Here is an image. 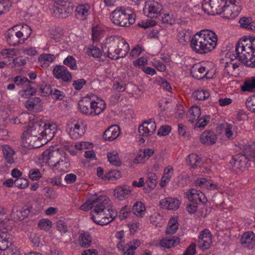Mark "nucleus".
I'll return each mask as SVG.
<instances>
[{"instance_id": "1", "label": "nucleus", "mask_w": 255, "mask_h": 255, "mask_svg": "<svg viewBox=\"0 0 255 255\" xmlns=\"http://www.w3.org/2000/svg\"><path fill=\"white\" fill-rule=\"evenodd\" d=\"M56 131L54 123L42 121L30 123L23 133L22 142L27 148H39L51 140Z\"/></svg>"}, {"instance_id": "2", "label": "nucleus", "mask_w": 255, "mask_h": 255, "mask_svg": "<svg viewBox=\"0 0 255 255\" xmlns=\"http://www.w3.org/2000/svg\"><path fill=\"white\" fill-rule=\"evenodd\" d=\"M178 40L182 44L190 41V47L195 53L205 54L213 51L217 47L218 37L212 30L204 29L197 32L191 38L190 33L185 30L179 31Z\"/></svg>"}, {"instance_id": "3", "label": "nucleus", "mask_w": 255, "mask_h": 255, "mask_svg": "<svg viewBox=\"0 0 255 255\" xmlns=\"http://www.w3.org/2000/svg\"><path fill=\"white\" fill-rule=\"evenodd\" d=\"M202 9L210 15L221 14L223 18L234 19L241 11L240 0H204Z\"/></svg>"}, {"instance_id": "4", "label": "nucleus", "mask_w": 255, "mask_h": 255, "mask_svg": "<svg viewBox=\"0 0 255 255\" xmlns=\"http://www.w3.org/2000/svg\"><path fill=\"white\" fill-rule=\"evenodd\" d=\"M118 213L112 208L111 200L105 196L92 199V220L100 226L106 225L117 216Z\"/></svg>"}, {"instance_id": "5", "label": "nucleus", "mask_w": 255, "mask_h": 255, "mask_svg": "<svg viewBox=\"0 0 255 255\" xmlns=\"http://www.w3.org/2000/svg\"><path fill=\"white\" fill-rule=\"evenodd\" d=\"M101 48L107 56L112 59L125 57L129 50V46L123 37L113 35L105 37L101 44Z\"/></svg>"}, {"instance_id": "6", "label": "nucleus", "mask_w": 255, "mask_h": 255, "mask_svg": "<svg viewBox=\"0 0 255 255\" xmlns=\"http://www.w3.org/2000/svg\"><path fill=\"white\" fill-rule=\"evenodd\" d=\"M236 58L246 65L255 67V38L241 39L236 47Z\"/></svg>"}, {"instance_id": "7", "label": "nucleus", "mask_w": 255, "mask_h": 255, "mask_svg": "<svg viewBox=\"0 0 255 255\" xmlns=\"http://www.w3.org/2000/svg\"><path fill=\"white\" fill-rule=\"evenodd\" d=\"M31 33V29L27 24L15 25L7 31L6 40L10 45L15 46L23 43Z\"/></svg>"}, {"instance_id": "8", "label": "nucleus", "mask_w": 255, "mask_h": 255, "mask_svg": "<svg viewBox=\"0 0 255 255\" xmlns=\"http://www.w3.org/2000/svg\"><path fill=\"white\" fill-rule=\"evenodd\" d=\"M243 150L244 154H238L233 158L234 166L241 170L250 166L248 164V161L255 162V143L244 145Z\"/></svg>"}, {"instance_id": "9", "label": "nucleus", "mask_w": 255, "mask_h": 255, "mask_svg": "<svg viewBox=\"0 0 255 255\" xmlns=\"http://www.w3.org/2000/svg\"><path fill=\"white\" fill-rule=\"evenodd\" d=\"M129 12L122 7H117L110 15L111 21L117 26H129L135 21L134 14Z\"/></svg>"}, {"instance_id": "10", "label": "nucleus", "mask_w": 255, "mask_h": 255, "mask_svg": "<svg viewBox=\"0 0 255 255\" xmlns=\"http://www.w3.org/2000/svg\"><path fill=\"white\" fill-rule=\"evenodd\" d=\"M65 153L59 149L54 150L47 149L42 153L39 160L41 164L47 165L52 168L59 167L61 157Z\"/></svg>"}, {"instance_id": "11", "label": "nucleus", "mask_w": 255, "mask_h": 255, "mask_svg": "<svg viewBox=\"0 0 255 255\" xmlns=\"http://www.w3.org/2000/svg\"><path fill=\"white\" fill-rule=\"evenodd\" d=\"M86 125L83 121H73L67 123L66 131L74 139L82 137L86 132Z\"/></svg>"}, {"instance_id": "12", "label": "nucleus", "mask_w": 255, "mask_h": 255, "mask_svg": "<svg viewBox=\"0 0 255 255\" xmlns=\"http://www.w3.org/2000/svg\"><path fill=\"white\" fill-rule=\"evenodd\" d=\"M210 62L198 63L192 66L191 69V73L192 76L197 79H201L204 77L208 79L211 78L209 75V65Z\"/></svg>"}, {"instance_id": "13", "label": "nucleus", "mask_w": 255, "mask_h": 255, "mask_svg": "<svg viewBox=\"0 0 255 255\" xmlns=\"http://www.w3.org/2000/svg\"><path fill=\"white\" fill-rule=\"evenodd\" d=\"M55 5L51 9V13L55 17L65 18L68 16L71 8L68 0H55Z\"/></svg>"}, {"instance_id": "14", "label": "nucleus", "mask_w": 255, "mask_h": 255, "mask_svg": "<svg viewBox=\"0 0 255 255\" xmlns=\"http://www.w3.org/2000/svg\"><path fill=\"white\" fill-rule=\"evenodd\" d=\"M162 10V6L158 1L148 0L145 1L143 8V12L148 16L156 17Z\"/></svg>"}, {"instance_id": "15", "label": "nucleus", "mask_w": 255, "mask_h": 255, "mask_svg": "<svg viewBox=\"0 0 255 255\" xmlns=\"http://www.w3.org/2000/svg\"><path fill=\"white\" fill-rule=\"evenodd\" d=\"M38 213V211H35L32 207H28L18 210L16 208H13L11 214L13 220H22L28 216H33Z\"/></svg>"}, {"instance_id": "16", "label": "nucleus", "mask_w": 255, "mask_h": 255, "mask_svg": "<svg viewBox=\"0 0 255 255\" xmlns=\"http://www.w3.org/2000/svg\"><path fill=\"white\" fill-rule=\"evenodd\" d=\"M156 128L155 123L152 119H149L144 122L138 127L140 135L147 137L155 133Z\"/></svg>"}, {"instance_id": "17", "label": "nucleus", "mask_w": 255, "mask_h": 255, "mask_svg": "<svg viewBox=\"0 0 255 255\" xmlns=\"http://www.w3.org/2000/svg\"><path fill=\"white\" fill-rule=\"evenodd\" d=\"M92 95L83 98L78 103L80 112L87 116L93 117Z\"/></svg>"}, {"instance_id": "18", "label": "nucleus", "mask_w": 255, "mask_h": 255, "mask_svg": "<svg viewBox=\"0 0 255 255\" xmlns=\"http://www.w3.org/2000/svg\"><path fill=\"white\" fill-rule=\"evenodd\" d=\"M212 243V237L209 230L202 231L199 236L198 246L203 250L208 249Z\"/></svg>"}, {"instance_id": "19", "label": "nucleus", "mask_w": 255, "mask_h": 255, "mask_svg": "<svg viewBox=\"0 0 255 255\" xmlns=\"http://www.w3.org/2000/svg\"><path fill=\"white\" fill-rule=\"evenodd\" d=\"M91 12V6L89 4H81L76 7L75 16L77 20L84 21L88 19Z\"/></svg>"}, {"instance_id": "20", "label": "nucleus", "mask_w": 255, "mask_h": 255, "mask_svg": "<svg viewBox=\"0 0 255 255\" xmlns=\"http://www.w3.org/2000/svg\"><path fill=\"white\" fill-rule=\"evenodd\" d=\"M92 103L93 117L99 116L106 108L105 102L100 97L92 95Z\"/></svg>"}, {"instance_id": "21", "label": "nucleus", "mask_w": 255, "mask_h": 255, "mask_svg": "<svg viewBox=\"0 0 255 255\" xmlns=\"http://www.w3.org/2000/svg\"><path fill=\"white\" fill-rule=\"evenodd\" d=\"M188 199L195 204L204 203L207 201L205 195L201 191L191 189L186 192Z\"/></svg>"}, {"instance_id": "22", "label": "nucleus", "mask_w": 255, "mask_h": 255, "mask_svg": "<svg viewBox=\"0 0 255 255\" xmlns=\"http://www.w3.org/2000/svg\"><path fill=\"white\" fill-rule=\"evenodd\" d=\"M200 142L205 145H212L215 144L218 139L217 134L213 131L206 130L200 135Z\"/></svg>"}, {"instance_id": "23", "label": "nucleus", "mask_w": 255, "mask_h": 255, "mask_svg": "<svg viewBox=\"0 0 255 255\" xmlns=\"http://www.w3.org/2000/svg\"><path fill=\"white\" fill-rule=\"evenodd\" d=\"M54 77L58 79H61L64 82H68L72 79L71 73L64 66H58L55 67L53 69Z\"/></svg>"}, {"instance_id": "24", "label": "nucleus", "mask_w": 255, "mask_h": 255, "mask_svg": "<svg viewBox=\"0 0 255 255\" xmlns=\"http://www.w3.org/2000/svg\"><path fill=\"white\" fill-rule=\"evenodd\" d=\"M4 159L9 164L15 162L14 156L16 152L14 149L8 144H3L0 146Z\"/></svg>"}, {"instance_id": "25", "label": "nucleus", "mask_w": 255, "mask_h": 255, "mask_svg": "<svg viewBox=\"0 0 255 255\" xmlns=\"http://www.w3.org/2000/svg\"><path fill=\"white\" fill-rule=\"evenodd\" d=\"M179 201L171 197H167L162 199L159 203L160 207L167 210H176L180 205Z\"/></svg>"}, {"instance_id": "26", "label": "nucleus", "mask_w": 255, "mask_h": 255, "mask_svg": "<svg viewBox=\"0 0 255 255\" xmlns=\"http://www.w3.org/2000/svg\"><path fill=\"white\" fill-rule=\"evenodd\" d=\"M223 132L225 136L231 140L238 135V128L234 124L225 123L223 125Z\"/></svg>"}, {"instance_id": "27", "label": "nucleus", "mask_w": 255, "mask_h": 255, "mask_svg": "<svg viewBox=\"0 0 255 255\" xmlns=\"http://www.w3.org/2000/svg\"><path fill=\"white\" fill-rule=\"evenodd\" d=\"M241 243L244 247L252 249L255 245V235L253 232H246L242 235Z\"/></svg>"}, {"instance_id": "28", "label": "nucleus", "mask_w": 255, "mask_h": 255, "mask_svg": "<svg viewBox=\"0 0 255 255\" xmlns=\"http://www.w3.org/2000/svg\"><path fill=\"white\" fill-rule=\"evenodd\" d=\"M120 128L117 125L109 127L104 133V138L106 140L112 141L116 139L120 135Z\"/></svg>"}, {"instance_id": "29", "label": "nucleus", "mask_w": 255, "mask_h": 255, "mask_svg": "<svg viewBox=\"0 0 255 255\" xmlns=\"http://www.w3.org/2000/svg\"><path fill=\"white\" fill-rule=\"evenodd\" d=\"M105 33V27L101 24L93 25L91 28V37L93 42L99 41Z\"/></svg>"}, {"instance_id": "30", "label": "nucleus", "mask_w": 255, "mask_h": 255, "mask_svg": "<svg viewBox=\"0 0 255 255\" xmlns=\"http://www.w3.org/2000/svg\"><path fill=\"white\" fill-rule=\"evenodd\" d=\"M55 59V56L52 54L42 53L39 55L38 62L40 66L43 68H47Z\"/></svg>"}, {"instance_id": "31", "label": "nucleus", "mask_w": 255, "mask_h": 255, "mask_svg": "<svg viewBox=\"0 0 255 255\" xmlns=\"http://www.w3.org/2000/svg\"><path fill=\"white\" fill-rule=\"evenodd\" d=\"M239 23L242 28L255 32V21L251 16L242 17L239 20Z\"/></svg>"}, {"instance_id": "32", "label": "nucleus", "mask_w": 255, "mask_h": 255, "mask_svg": "<svg viewBox=\"0 0 255 255\" xmlns=\"http://www.w3.org/2000/svg\"><path fill=\"white\" fill-rule=\"evenodd\" d=\"M180 239L178 237H167L160 240L159 246L163 248L170 249L177 245L180 243Z\"/></svg>"}, {"instance_id": "33", "label": "nucleus", "mask_w": 255, "mask_h": 255, "mask_svg": "<svg viewBox=\"0 0 255 255\" xmlns=\"http://www.w3.org/2000/svg\"><path fill=\"white\" fill-rule=\"evenodd\" d=\"M131 192L129 188L119 186L114 190V195L119 200H123L127 198Z\"/></svg>"}, {"instance_id": "34", "label": "nucleus", "mask_w": 255, "mask_h": 255, "mask_svg": "<svg viewBox=\"0 0 255 255\" xmlns=\"http://www.w3.org/2000/svg\"><path fill=\"white\" fill-rule=\"evenodd\" d=\"M201 115L200 108L196 106H192L187 114L188 120L190 123H194L197 121Z\"/></svg>"}, {"instance_id": "35", "label": "nucleus", "mask_w": 255, "mask_h": 255, "mask_svg": "<svg viewBox=\"0 0 255 255\" xmlns=\"http://www.w3.org/2000/svg\"><path fill=\"white\" fill-rule=\"evenodd\" d=\"M173 174V168L171 166L166 167L163 171V175L160 181V186L164 187L167 185L171 180Z\"/></svg>"}, {"instance_id": "36", "label": "nucleus", "mask_w": 255, "mask_h": 255, "mask_svg": "<svg viewBox=\"0 0 255 255\" xmlns=\"http://www.w3.org/2000/svg\"><path fill=\"white\" fill-rule=\"evenodd\" d=\"M11 245V242L9 239V235L7 233H0V251H6Z\"/></svg>"}, {"instance_id": "37", "label": "nucleus", "mask_w": 255, "mask_h": 255, "mask_svg": "<svg viewBox=\"0 0 255 255\" xmlns=\"http://www.w3.org/2000/svg\"><path fill=\"white\" fill-rule=\"evenodd\" d=\"M79 245L82 248H88L92 243V237L88 233H81L79 237Z\"/></svg>"}, {"instance_id": "38", "label": "nucleus", "mask_w": 255, "mask_h": 255, "mask_svg": "<svg viewBox=\"0 0 255 255\" xmlns=\"http://www.w3.org/2000/svg\"><path fill=\"white\" fill-rule=\"evenodd\" d=\"M186 163L192 168H196L201 163L200 157L196 154L191 153L186 158Z\"/></svg>"}, {"instance_id": "39", "label": "nucleus", "mask_w": 255, "mask_h": 255, "mask_svg": "<svg viewBox=\"0 0 255 255\" xmlns=\"http://www.w3.org/2000/svg\"><path fill=\"white\" fill-rule=\"evenodd\" d=\"M243 91L255 92V77H252L246 80L241 87Z\"/></svg>"}, {"instance_id": "40", "label": "nucleus", "mask_w": 255, "mask_h": 255, "mask_svg": "<svg viewBox=\"0 0 255 255\" xmlns=\"http://www.w3.org/2000/svg\"><path fill=\"white\" fill-rule=\"evenodd\" d=\"M132 211L136 216L142 217L145 213V207L142 202L137 201L133 205Z\"/></svg>"}, {"instance_id": "41", "label": "nucleus", "mask_w": 255, "mask_h": 255, "mask_svg": "<svg viewBox=\"0 0 255 255\" xmlns=\"http://www.w3.org/2000/svg\"><path fill=\"white\" fill-rule=\"evenodd\" d=\"M239 63H233V61L226 62L224 68V73L228 76H233L237 74L236 70L239 67Z\"/></svg>"}, {"instance_id": "42", "label": "nucleus", "mask_w": 255, "mask_h": 255, "mask_svg": "<svg viewBox=\"0 0 255 255\" xmlns=\"http://www.w3.org/2000/svg\"><path fill=\"white\" fill-rule=\"evenodd\" d=\"M178 228L177 220L175 218H172L168 222V225L166 230V234L172 235L175 234Z\"/></svg>"}, {"instance_id": "43", "label": "nucleus", "mask_w": 255, "mask_h": 255, "mask_svg": "<svg viewBox=\"0 0 255 255\" xmlns=\"http://www.w3.org/2000/svg\"><path fill=\"white\" fill-rule=\"evenodd\" d=\"M107 157L108 160L112 164L115 166H120L121 165V160L117 151H113L110 152L108 153Z\"/></svg>"}, {"instance_id": "44", "label": "nucleus", "mask_w": 255, "mask_h": 255, "mask_svg": "<svg viewBox=\"0 0 255 255\" xmlns=\"http://www.w3.org/2000/svg\"><path fill=\"white\" fill-rule=\"evenodd\" d=\"M157 177L156 175L152 172H148L147 174V179L145 183L151 189H153L156 185Z\"/></svg>"}, {"instance_id": "45", "label": "nucleus", "mask_w": 255, "mask_h": 255, "mask_svg": "<svg viewBox=\"0 0 255 255\" xmlns=\"http://www.w3.org/2000/svg\"><path fill=\"white\" fill-rule=\"evenodd\" d=\"M41 100L39 98L35 97L27 101L25 104V107L28 110H33L35 107H40Z\"/></svg>"}, {"instance_id": "46", "label": "nucleus", "mask_w": 255, "mask_h": 255, "mask_svg": "<svg viewBox=\"0 0 255 255\" xmlns=\"http://www.w3.org/2000/svg\"><path fill=\"white\" fill-rule=\"evenodd\" d=\"M87 53L88 55H91L95 58H99L102 55L101 49L99 47L93 45L87 48Z\"/></svg>"}, {"instance_id": "47", "label": "nucleus", "mask_w": 255, "mask_h": 255, "mask_svg": "<svg viewBox=\"0 0 255 255\" xmlns=\"http://www.w3.org/2000/svg\"><path fill=\"white\" fill-rule=\"evenodd\" d=\"M52 224L51 221L48 219H42L40 220L38 226L41 229L45 231H49L52 228Z\"/></svg>"}, {"instance_id": "48", "label": "nucleus", "mask_w": 255, "mask_h": 255, "mask_svg": "<svg viewBox=\"0 0 255 255\" xmlns=\"http://www.w3.org/2000/svg\"><path fill=\"white\" fill-rule=\"evenodd\" d=\"M12 0H0V14L7 12L11 6Z\"/></svg>"}, {"instance_id": "49", "label": "nucleus", "mask_w": 255, "mask_h": 255, "mask_svg": "<svg viewBox=\"0 0 255 255\" xmlns=\"http://www.w3.org/2000/svg\"><path fill=\"white\" fill-rule=\"evenodd\" d=\"M36 89L30 86L19 92V95L23 98H28L36 93Z\"/></svg>"}, {"instance_id": "50", "label": "nucleus", "mask_w": 255, "mask_h": 255, "mask_svg": "<svg viewBox=\"0 0 255 255\" xmlns=\"http://www.w3.org/2000/svg\"><path fill=\"white\" fill-rule=\"evenodd\" d=\"M195 125V128H204L209 122V117L203 116L199 117Z\"/></svg>"}, {"instance_id": "51", "label": "nucleus", "mask_w": 255, "mask_h": 255, "mask_svg": "<svg viewBox=\"0 0 255 255\" xmlns=\"http://www.w3.org/2000/svg\"><path fill=\"white\" fill-rule=\"evenodd\" d=\"M13 224L12 220H4L0 222V231L1 233H6L7 231L10 230Z\"/></svg>"}, {"instance_id": "52", "label": "nucleus", "mask_w": 255, "mask_h": 255, "mask_svg": "<svg viewBox=\"0 0 255 255\" xmlns=\"http://www.w3.org/2000/svg\"><path fill=\"white\" fill-rule=\"evenodd\" d=\"M209 96V93L205 90H197L193 94V98L198 100H204Z\"/></svg>"}, {"instance_id": "53", "label": "nucleus", "mask_w": 255, "mask_h": 255, "mask_svg": "<svg viewBox=\"0 0 255 255\" xmlns=\"http://www.w3.org/2000/svg\"><path fill=\"white\" fill-rule=\"evenodd\" d=\"M58 169H60L62 171H66L68 170L70 168V163L69 159L66 157V154L65 153L61 157L60 160V165L59 167H57Z\"/></svg>"}, {"instance_id": "54", "label": "nucleus", "mask_w": 255, "mask_h": 255, "mask_svg": "<svg viewBox=\"0 0 255 255\" xmlns=\"http://www.w3.org/2000/svg\"><path fill=\"white\" fill-rule=\"evenodd\" d=\"M28 177L32 181L38 180L41 178L42 174L38 169L33 168L29 171Z\"/></svg>"}, {"instance_id": "55", "label": "nucleus", "mask_w": 255, "mask_h": 255, "mask_svg": "<svg viewBox=\"0 0 255 255\" xmlns=\"http://www.w3.org/2000/svg\"><path fill=\"white\" fill-rule=\"evenodd\" d=\"M64 65L68 66L72 70L77 69V65L75 59L72 56H68L63 61Z\"/></svg>"}, {"instance_id": "56", "label": "nucleus", "mask_w": 255, "mask_h": 255, "mask_svg": "<svg viewBox=\"0 0 255 255\" xmlns=\"http://www.w3.org/2000/svg\"><path fill=\"white\" fill-rule=\"evenodd\" d=\"M43 190L44 191V196L47 199H53L56 198L57 196L56 191L50 187H45Z\"/></svg>"}, {"instance_id": "57", "label": "nucleus", "mask_w": 255, "mask_h": 255, "mask_svg": "<svg viewBox=\"0 0 255 255\" xmlns=\"http://www.w3.org/2000/svg\"><path fill=\"white\" fill-rule=\"evenodd\" d=\"M75 147L79 150L91 149L93 147V144L91 142L88 141H81L77 142L75 144Z\"/></svg>"}, {"instance_id": "58", "label": "nucleus", "mask_w": 255, "mask_h": 255, "mask_svg": "<svg viewBox=\"0 0 255 255\" xmlns=\"http://www.w3.org/2000/svg\"><path fill=\"white\" fill-rule=\"evenodd\" d=\"M121 177V173L117 170L110 171L105 176L106 179L110 180H117L119 179Z\"/></svg>"}, {"instance_id": "59", "label": "nucleus", "mask_w": 255, "mask_h": 255, "mask_svg": "<svg viewBox=\"0 0 255 255\" xmlns=\"http://www.w3.org/2000/svg\"><path fill=\"white\" fill-rule=\"evenodd\" d=\"M246 104L249 111L255 113V94L247 99Z\"/></svg>"}, {"instance_id": "60", "label": "nucleus", "mask_w": 255, "mask_h": 255, "mask_svg": "<svg viewBox=\"0 0 255 255\" xmlns=\"http://www.w3.org/2000/svg\"><path fill=\"white\" fill-rule=\"evenodd\" d=\"M51 96L55 100H62L64 98L65 95L63 91L54 88L52 89Z\"/></svg>"}, {"instance_id": "61", "label": "nucleus", "mask_w": 255, "mask_h": 255, "mask_svg": "<svg viewBox=\"0 0 255 255\" xmlns=\"http://www.w3.org/2000/svg\"><path fill=\"white\" fill-rule=\"evenodd\" d=\"M52 91V89L50 85H41L40 87L39 92L42 96L51 95Z\"/></svg>"}, {"instance_id": "62", "label": "nucleus", "mask_w": 255, "mask_h": 255, "mask_svg": "<svg viewBox=\"0 0 255 255\" xmlns=\"http://www.w3.org/2000/svg\"><path fill=\"white\" fill-rule=\"evenodd\" d=\"M0 54L4 58H11L15 54L13 48H4L0 50Z\"/></svg>"}, {"instance_id": "63", "label": "nucleus", "mask_w": 255, "mask_h": 255, "mask_svg": "<svg viewBox=\"0 0 255 255\" xmlns=\"http://www.w3.org/2000/svg\"><path fill=\"white\" fill-rule=\"evenodd\" d=\"M147 59L145 57H141L133 62V66L136 68L145 67L147 64Z\"/></svg>"}, {"instance_id": "64", "label": "nucleus", "mask_w": 255, "mask_h": 255, "mask_svg": "<svg viewBox=\"0 0 255 255\" xmlns=\"http://www.w3.org/2000/svg\"><path fill=\"white\" fill-rule=\"evenodd\" d=\"M151 63L153 66L160 72L165 71L166 70L165 65L158 59H153L151 61Z\"/></svg>"}]
</instances>
